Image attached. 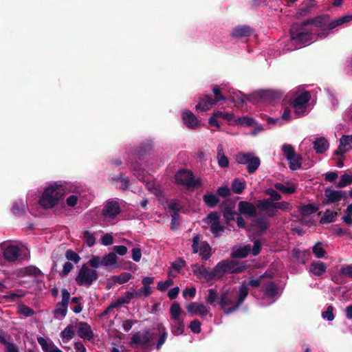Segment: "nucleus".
Returning a JSON list of instances; mask_svg holds the SVG:
<instances>
[{
  "label": "nucleus",
  "instance_id": "nucleus-54",
  "mask_svg": "<svg viewBox=\"0 0 352 352\" xmlns=\"http://www.w3.org/2000/svg\"><path fill=\"white\" fill-rule=\"evenodd\" d=\"M215 116H218L219 118H221L222 119H223L228 122H231V121L234 120V115L232 112L217 111H215Z\"/></svg>",
  "mask_w": 352,
  "mask_h": 352
},
{
  "label": "nucleus",
  "instance_id": "nucleus-42",
  "mask_svg": "<svg viewBox=\"0 0 352 352\" xmlns=\"http://www.w3.org/2000/svg\"><path fill=\"white\" fill-rule=\"evenodd\" d=\"M203 199L205 204L209 207H213L219 202L217 195L212 192L206 193L204 196Z\"/></svg>",
  "mask_w": 352,
  "mask_h": 352
},
{
  "label": "nucleus",
  "instance_id": "nucleus-23",
  "mask_svg": "<svg viewBox=\"0 0 352 352\" xmlns=\"http://www.w3.org/2000/svg\"><path fill=\"white\" fill-rule=\"evenodd\" d=\"M257 208L262 212H265L268 216H275L274 202L270 199H261L256 201Z\"/></svg>",
  "mask_w": 352,
  "mask_h": 352
},
{
  "label": "nucleus",
  "instance_id": "nucleus-21",
  "mask_svg": "<svg viewBox=\"0 0 352 352\" xmlns=\"http://www.w3.org/2000/svg\"><path fill=\"white\" fill-rule=\"evenodd\" d=\"M154 278L145 277L142 279L143 287L135 291L136 297H148L152 294V289L150 285L153 283Z\"/></svg>",
  "mask_w": 352,
  "mask_h": 352
},
{
  "label": "nucleus",
  "instance_id": "nucleus-33",
  "mask_svg": "<svg viewBox=\"0 0 352 352\" xmlns=\"http://www.w3.org/2000/svg\"><path fill=\"white\" fill-rule=\"evenodd\" d=\"M274 187L282 192L288 195L293 194L296 191V186L289 183L283 184L278 182L274 184Z\"/></svg>",
  "mask_w": 352,
  "mask_h": 352
},
{
  "label": "nucleus",
  "instance_id": "nucleus-13",
  "mask_svg": "<svg viewBox=\"0 0 352 352\" xmlns=\"http://www.w3.org/2000/svg\"><path fill=\"white\" fill-rule=\"evenodd\" d=\"M201 236L196 234L192 238V248L193 253H199L203 260H207L211 255V248L205 241H201Z\"/></svg>",
  "mask_w": 352,
  "mask_h": 352
},
{
  "label": "nucleus",
  "instance_id": "nucleus-16",
  "mask_svg": "<svg viewBox=\"0 0 352 352\" xmlns=\"http://www.w3.org/2000/svg\"><path fill=\"white\" fill-rule=\"evenodd\" d=\"M167 207L172 217L171 228L175 230L179 226V212H182L183 206L179 200L174 199L168 203Z\"/></svg>",
  "mask_w": 352,
  "mask_h": 352
},
{
  "label": "nucleus",
  "instance_id": "nucleus-1",
  "mask_svg": "<svg viewBox=\"0 0 352 352\" xmlns=\"http://www.w3.org/2000/svg\"><path fill=\"white\" fill-rule=\"evenodd\" d=\"M322 20L318 16L293 25L290 30V39L286 50H294L309 45L318 39L324 38L325 37H320L319 35L320 32H324L323 27L325 25Z\"/></svg>",
  "mask_w": 352,
  "mask_h": 352
},
{
  "label": "nucleus",
  "instance_id": "nucleus-15",
  "mask_svg": "<svg viewBox=\"0 0 352 352\" xmlns=\"http://www.w3.org/2000/svg\"><path fill=\"white\" fill-rule=\"evenodd\" d=\"M282 151L289 162L292 170H298L301 166L302 159L294 151V147L290 144H283Z\"/></svg>",
  "mask_w": 352,
  "mask_h": 352
},
{
  "label": "nucleus",
  "instance_id": "nucleus-3",
  "mask_svg": "<svg viewBox=\"0 0 352 352\" xmlns=\"http://www.w3.org/2000/svg\"><path fill=\"white\" fill-rule=\"evenodd\" d=\"M65 194L62 185L56 184L47 186L39 199V204L45 209L54 208Z\"/></svg>",
  "mask_w": 352,
  "mask_h": 352
},
{
  "label": "nucleus",
  "instance_id": "nucleus-30",
  "mask_svg": "<svg viewBox=\"0 0 352 352\" xmlns=\"http://www.w3.org/2000/svg\"><path fill=\"white\" fill-rule=\"evenodd\" d=\"M327 267L322 261L313 262L309 267V272L315 276H320L326 272Z\"/></svg>",
  "mask_w": 352,
  "mask_h": 352
},
{
  "label": "nucleus",
  "instance_id": "nucleus-36",
  "mask_svg": "<svg viewBox=\"0 0 352 352\" xmlns=\"http://www.w3.org/2000/svg\"><path fill=\"white\" fill-rule=\"evenodd\" d=\"M185 263V261L180 258L173 262L168 269V276H175V274L179 272V270L184 267Z\"/></svg>",
  "mask_w": 352,
  "mask_h": 352
},
{
  "label": "nucleus",
  "instance_id": "nucleus-52",
  "mask_svg": "<svg viewBox=\"0 0 352 352\" xmlns=\"http://www.w3.org/2000/svg\"><path fill=\"white\" fill-rule=\"evenodd\" d=\"M83 239L85 242L89 247L94 246L96 243V238L94 234L89 232V230H85L83 232Z\"/></svg>",
  "mask_w": 352,
  "mask_h": 352
},
{
  "label": "nucleus",
  "instance_id": "nucleus-58",
  "mask_svg": "<svg viewBox=\"0 0 352 352\" xmlns=\"http://www.w3.org/2000/svg\"><path fill=\"white\" fill-rule=\"evenodd\" d=\"M173 284L172 278H168L164 281H160L157 283V289L162 292L166 291Z\"/></svg>",
  "mask_w": 352,
  "mask_h": 352
},
{
  "label": "nucleus",
  "instance_id": "nucleus-48",
  "mask_svg": "<svg viewBox=\"0 0 352 352\" xmlns=\"http://www.w3.org/2000/svg\"><path fill=\"white\" fill-rule=\"evenodd\" d=\"M132 278V275L128 272L121 273L119 276H112V280L116 283L123 284L128 282Z\"/></svg>",
  "mask_w": 352,
  "mask_h": 352
},
{
  "label": "nucleus",
  "instance_id": "nucleus-7",
  "mask_svg": "<svg viewBox=\"0 0 352 352\" xmlns=\"http://www.w3.org/2000/svg\"><path fill=\"white\" fill-rule=\"evenodd\" d=\"M311 95L308 91H304L297 94L292 101V107L297 116H302L309 111V101Z\"/></svg>",
  "mask_w": 352,
  "mask_h": 352
},
{
  "label": "nucleus",
  "instance_id": "nucleus-60",
  "mask_svg": "<svg viewBox=\"0 0 352 352\" xmlns=\"http://www.w3.org/2000/svg\"><path fill=\"white\" fill-rule=\"evenodd\" d=\"M206 267L204 265H200L198 264H195L192 265V271L194 274L197 276L199 278H201L203 274H204Z\"/></svg>",
  "mask_w": 352,
  "mask_h": 352
},
{
  "label": "nucleus",
  "instance_id": "nucleus-9",
  "mask_svg": "<svg viewBox=\"0 0 352 352\" xmlns=\"http://www.w3.org/2000/svg\"><path fill=\"white\" fill-rule=\"evenodd\" d=\"M320 19H322V22H324V25L323 27V30L324 32H320V37H327L331 32V30L340 25H342L344 23H349L352 21V14H345L340 17H338L333 21L329 22V18L326 16H320Z\"/></svg>",
  "mask_w": 352,
  "mask_h": 352
},
{
  "label": "nucleus",
  "instance_id": "nucleus-4",
  "mask_svg": "<svg viewBox=\"0 0 352 352\" xmlns=\"http://www.w3.org/2000/svg\"><path fill=\"white\" fill-rule=\"evenodd\" d=\"M175 180L177 184L183 186L188 190L202 186L201 178L195 177L192 172L187 169L177 170L175 174Z\"/></svg>",
  "mask_w": 352,
  "mask_h": 352
},
{
  "label": "nucleus",
  "instance_id": "nucleus-8",
  "mask_svg": "<svg viewBox=\"0 0 352 352\" xmlns=\"http://www.w3.org/2000/svg\"><path fill=\"white\" fill-rule=\"evenodd\" d=\"M98 278V272L89 268L87 264H83L76 277V281L79 285L90 286Z\"/></svg>",
  "mask_w": 352,
  "mask_h": 352
},
{
  "label": "nucleus",
  "instance_id": "nucleus-22",
  "mask_svg": "<svg viewBox=\"0 0 352 352\" xmlns=\"http://www.w3.org/2000/svg\"><path fill=\"white\" fill-rule=\"evenodd\" d=\"M352 149V135H342L340 139L338 149L335 155H344Z\"/></svg>",
  "mask_w": 352,
  "mask_h": 352
},
{
  "label": "nucleus",
  "instance_id": "nucleus-38",
  "mask_svg": "<svg viewBox=\"0 0 352 352\" xmlns=\"http://www.w3.org/2000/svg\"><path fill=\"white\" fill-rule=\"evenodd\" d=\"M318 210V207L314 204H310L307 205L300 206L298 208V211L302 215L307 216L316 212Z\"/></svg>",
  "mask_w": 352,
  "mask_h": 352
},
{
  "label": "nucleus",
  "instance_id": "nucleus-37",
  "mask_svg": "<svg viewBox=\"0 0 352 352\" xmlns=\"http://www.w3.org/2000/svg\"><path fill=\"white\" fill-rule=\"evenodd\" d=\"M234 122L236 125L241 126H252L255 124L256 121L251 117L243 116L234 119Z\"/></svg>",
  "mask_w": 352,
  "mask_h": 352
},
{
  "label": "nucleus",
  "instance_id": "nucleus-57",
  "mask_svg": "<svg viewBox=\"0 0 352 352\" xmlns=\"http://www.w3.org/2000/svg\"><path fill=\"white\" fill-rule=\"evenodd\" d=\"M333 307L330 305L327 307V310L322 313V317L328 321H332L335 316L333 314Z\"/></svg>",
  "mask_w": 352,
  "mask_h": 352
},
{
  "label": "nucleus",
  "instance_id": "nucleus-29",
  "mask_svg": "<svg viewBox=\"0 0 352 352\" xmlns=\"http://www.w3.org/2000/svg\"><path fill=\"white\" fill-rule=\"evenodd\" d=\"M313 144L314 148L317 153H323L329 146L328 141L322 137L316 138Z\"/></svg>",
  "mask_w": 352,
  "mask_h": 352
},
{
  "label": "nucleus",
  "instance_id": "nucleus-20",
  "mask_svg": "<svg viewBox=\"0 0 352 352\" xmlns=\"http://www.w3.org/2000/svg\"><path fill=\"white\" fill-rule=\"evenodd\" d=\"M77 334L80 338L87 340H91L94 337L91 326L85 322L77 323Z\"/></svg>",
  "mask_w": 352,
  "mask_h": 352
},
{
  "label": "nucleus",
  "instance_id": "nucleus-56",
  "mask_svg": "<svg viewBox=\"0 0 352 352\" xmlns=\"http://www.w3.org/2000/svg\"><path fill=\"white\" fill-rule=\"evenodd\" d=\"M65 257L68 261H73L74 263H78L80 260V256L72 250H67L65 252Z\"/></svg>",
  "mask_w": 352,
  "mask_h": 352
},
{
  "label": "nucleus",
  "instance_id": "nucleus-55",
  "mask_svg": "<svg viewBox=\"0 0 352 352\" xmlns=\"http://www.w3.org/2000/svg\"><path fill=\"white\" fill-rule=\"evenodd\" d=\"M19 313L25 317H30L34 314V311L25 305H21L19 307Z\"/></svg>",
  "mask_w": 352,
  "mask_h": 352
},
{
  "label": "nucleus",
  "instance_id": "nucleus-44",
  "mask_svg": "<svg viewBox=\"0 0 352 352\" xmlns=\"http://www.w3.org/2000/svg\"><path fill=\"white\" fill-rule=\"evenodd\" d=\"M337 212L333 210H327L320 219L322 223H331L336 221Z\"/></svg>",
  "mask_w": 352,
  "mask_h": 352
},
{
  "label": "nucleus",
  "instance_id": "nucleus-51",
  "mask_svg": "<svg viewBox=\"0 0 352 352\" xmlns=\"http://www.w3.org/2000/svg\"><path fill=\"white\" fill-rule=\"evenodd\" d=\"M74 330L72 324H69L65 329L61 332V338L69 340L74 338Z\"/></svg>",
  "mask_w": 352,
  "mask_h": 352
},
{
  "label": "nucleus",
  "instance_id": "nucleus-39",
  "mask_svg": "<svg viewBox=\"0 0 352 352\" xmlns=\"http://www.w3.org/2000/svg\"><path fill=\"white\" fill-rule=\"evenodd\" d=\"M245 188V182L239 178H235L232 182V190L236 194H241Z\"/></svg>",
  "mask_w": 352,
  "mask_h": 352
},
{
  "label": "nucleus",
  "instance_id": "nucleus-41",
  "mask_svg": "<svg viewBox=\"0 0 352 352\" xmlns=\"http://www.w3.org/2000/svg\"><path fill=\"white\" fill-rule=\"evenodd\" d=\"M182 313V309L179 304L177 302H174L170 309V314L171 316V319L173 320H178L180 318V315Z\"/></svg>",
  "mask_w": 352,
  "mask_h": 352
},
{
  "label": "nucleus",
  "instance_id": "nucleus-25",
  "mask_svg": "<svg viewBox=\"0 0 352 352\" xmlns=\"http://www.w3.org/2000/svg\"><path fill=\"white\" fill-rule=\"evenodd\" d=\"M20 255V249L16 245H10L3 250V256L5 259L10 262L16 261Z\"/></svg>",
  "mask_w": 352,
  "mask_h": 352
},
{
  "label": "nucleus",
  "instance_id": "nucleus-53",
  "mask_svg": "<svg viewBox=\"0 0 352 352\" xmlns=\"http://www.w3.org/2000/svg\"><path fill=\"white\" fill-rule=\"evenodd\" d=\"M274 207L275 215L276 214L278 210L283 211H290L292 210V206L287 201L274 202Z\"/></svg>",
  "mask_w": 352,
  "mask_h": 352
},
{
  "label": "nucleus",
  "instance_id": "nucleus-50",
  "mask_svg": "<svg viewBox=\"0 0 352 352\" xmlns=\"http://www.w3.org/2000/svg\"><path fill=\"white\" fill-rule=\"evenodd\" d=\"M254 226L256 228L257 232L261 234L267 229L269 223L266 219H257L254 221Z\"/></svg>",
  "mask_w": 352,
  "mask_h": 352
},
{
  "label": "nucleus",
  "instance_id": "nucleus-49",
  "mask_svg": "<svg viewBox=\"0 0 352 352\" xmlns=\"http://www.w3.org/2000/svg\"><path fill=\"white\" fill-rule=\"evenodd\" d=\"M312 251L318 258H323L326 254V251L324 250L323 245L320 242H318L314 245Z\"/></svg>",
  "mask_w": 352,
  "mask_h": 352
},
{
  "label": "nucleus",
  "instance_id": "nucleus-64",
  "mask_svg": "<svg viewBox=\"0 0 352 352\" xmlns=\"http://www.w3.org/2000/svg\"><path fill=\"white\" fill-rule=\"evenodd\" d=\"M340 274L344 276L352 278V264L342 267Z\"/></svg>",
  "mask_w": 352,
  "mask_h": 352
},
{
  "label": "nucleus",
  "instance_id": "nucleus-6",
  "mask_svg": "<svg viewBox=\"0 0 352 352\" xmlns=\"http://www.w3.org/2000/svg\"><path fill=\"white\" fill-rule=\"evenodd\" d=\"M245 266L234 261H222L214 268L217 279L220 278L225 273H239L242 272Z\"/></svg>",
  "mask_w": 352,
  "mask_h": 352
},
{
  "label": "nucleus",
  "instance_id": "nucleus-11",
  "mask_svg": "<svg viewBox=\"0 0 352 352\" xmlns=\"http://www.w3.org/2000/svg\"><path fill=\"white\" fill-rule=\"evenodd\" d=\"M152 149V142L147 141L141 144L138 148L134 150V155L135 160L129 159V162L131 164V168L134 170H140V164L136 160L138 158L139 160H143L148 154L150 153Z\"/></svg>",
  "mask_w": 352,
  "mask_h": 352
},
{
  "label": "nucleus",
  "instance_id": "nucleus-34",
  "mask_svg": "<svg viewBox=\"0 0 352 352\" xmlns=\"http://www.w3.org/2000/svg\"><path fill=\"white\" fill-rule=\"evenodd\" d=\"M217 160L220 167L226 168L229 165L228 160L223 153V148L221 144L217 146Z\"/></svg>",
  "mask_w": 352,
  "mask_h": 352
},
{
  "label": "nucleus",
  "instance_id": "nucleus-14",
  "mask_svg": "<svg viewBox=\"0 0 352 352\" xmlns=\"http://www.w3.org/2000/svg\"><path fill=\"white\" fill-rule=\"evenodd\" d=\"M265 297L263 300L269 299L267 302H262L261 305L267 306L274 302L281 295L282 289L273 281H268L264 286Z\"/></svg>",
  "mask_w": 352,
  "mask_h": 352
},
{
  "label": "nucleus",
  "instance_id": "nucleus-2",
  "mask_svg": "<svg viewBox=\"0 0 352 352\" xmlns=\"http://www.w3.org/2000/svg\"><path fill=\"white\" fill-rule=\"evenodd\" d=\"M249 292V289L242 284L236 292L234 289H225L221 293L219 305L223 311L228 314L234 312L243 302Z\"/></svg>",
  "mask_w": 352,
  "mask_h": 352
},
{
  "label": "nucleus",
  "instance_id": "nucleus-40",
  "mask_svg": "<svg viewBox=\"0 0 352 352\" xmlns=\"http://www.w3.org/2000/svg\"><path fill=\"white\" fill-rule=\"evenodd\" d=\"M208 294L206 299V302L208 304H210V305H212L213 307H216L217 305L219 303L218 302L219 297H218L217 291L214 288H211V289H208Z\"/></svg>",
  "mask_w": 352,
  "mask_h": 352
},
{
  "label": "nucleus",
  "instance_id": "nucleus-28",
  "mask_svg": "<svg viewBox=\"0 0 352 352\" xmlns=\"http://www.w3.org/2000/svg\"><path fill=\"white\" fill-rule=\"evenodd\" d=\"M327 201H324V204H329L337 202L342 198V192L338 190L327 189L324 192Z\"/></svg>",
  "mask_w": 352,
  "mask_h": 352
},
{
  "label": "nucleus",
  "instance_id": "nucleus-61",
  "mask_svg": "<svg viewBox=\"0 0 352 352\" xmlns=\"http://www.w3.org/2000/svg\"><path fill=\"white\" fill-rule=\"evenodd\" d=\"M223 217L228 220H232L234 219L235 217V211L233 210L232 208L230 207H226L223 210Z\"/></svg>",
  "mask_w": 352,
  "mask_h": 352
},
{
  "label": "nucleus",
  "instance_id": "nucleus-47",
  "mask_svg": "<svg viewBox=\"0 0 352 352\" xmlns=\"http://www.w3.org/2000/svg\"><path fill=\"white\" fill-rule=\"evenodd\" d=\"M352 184V173L342 175L337 183L338 188H344Z\"/></svg>",
  "mask_w": 352,
  "mask_h": 352
},
{
  "label": "nucleus",
  "instance_id": "nucleus-62",
  "mask_svg": "<svg viewBox=\"0 0 352 352\" xmlns=\"http://www.w3.org/2000/svg\"><path fill=\"white\" fill-rule=\"evenodd\" d=\"M37 341L44 352H50L51 344H49L44 338L38 337Z\"/></svg>",
  "mask_w": 352,
  "mask_h": 352
},
{
  "label": "nucleus",
  "instance_id": "nucleus-12",
  "mask_svg": "<svg viewBox=\"0 0 352 352\" xmlns=\"http://www.w3.org/2000/svg\"><path fill=\"white\" fill-rule=\"evenodd\" d=\"M236 160L240 164H246L249 173H254L261 164L260 159L252 153H240L236 155Z\"/></svg>",
  "mask_w": 352,
  "mask_h": 352
},
{
  "label": "nucleus",
  "instance_id": "nucleus-32",
  "mask_svg": "<svg viewBox=\"0 0 352 352\" xmlns=\"http://www.w3.org/2000/svg\"><path fill=\"white\" fill-rule=\"evenodd\" d=\"M250 251L251 246L250 245H245L233 250L232 252V256L234 258H244L249 254Z\"/></svg>",
  "mask_w": 352,
  "mask_h": 352
},
{
  "label": "nucleus",
  "instance_id": "nucleus-63",
  "mask_svg": "<svg viewBox=\"0 0 352 352\" xmlns=\"http://www.w3.org/2000/svg\"><path fill=\"white\" fill-rule=\"evenodd\" d=\"M88 263L93 268H98L100 265H102V259L98 256H93L89 261Z\"/></svg>",
  "mask_w": 352,
  "mask_h": 352
},
{
  "label": "nucleus",
  "instance_id": "nucleus-24",
  "mask_svg": "<svg viewBox=\"0 0 352 352\" xmlns=\"http://www.w3.org/2000/svg\"><path fill=\"white\" fill-rule=\"evenodd\" d=\"M187 310L192 315L205 316L208 314L210 309L204 304L192 302L188 305Z\"/></svg>",
  "mask_w": 352,
  "mask_h": 352
},
{
  "label": "nucleus",
  "instance_id": "nucleus-18",
  "mask_svg": "<svg viewBox=\"0 0 352 352\" xmlns=\"http://www.w3.org/2000/svg\"><path fill=\"white\" fill-rule=\"evenodd\" d=\"M120 212V204L116 201H108L102 210V214L109 219H114Z\"/></svg>",
  "mask_w": 352,
  "mask_h": 352
},
{
  "label": "nucleus",
  "instance_id": "nucleus-35",
  "mask_svg": "<svg viewBox=\"0 0 352 352\" xmlns=\"http://www.w3.org/2000/svg\"><path fill=\"white\" fill-rule=\"evenodd\" d=\"M12 212L14 215L21 216L25 212V204L22 200H18L13 203Z\"/></svg>",
  "mask_w": 352,
  "mask_h": 352
},
{
  "label": "nucleus",
  "instance_id": "nucleus-17",
  "mask_svg": "<svg viewBox=\"0 0 352 352\" xmlns=\"http://www.w3.org/2000/svg\"><path fill=\"white\" fill-rule=\"evenodd\" d=\"M219 215L212 212L203 220L205 223L210 226V231L215 236H220L224 231V228L220 225Z\"/></svg>",
  "mask_w": 352,
  "mask_h": 352
},
{
  "label": "nucleus",
  "instance_id": "nucleus-43",
  "mask_svg": "<svg viewBox=\"0 0 352 352\" xmlns=\"http://www.w3.org/2000/svg\"><path fill=\"white\" fill-rule=\"evenodd\" d=\"M117 255L114 252H109L102 258V265L111 266L116 263Z\"/></svg>",
  "mask_w": 352,
  "mask_h": 352
},
{
  "label": "nucleus",
  "instance_id": "nucleus-46",
  "mask_svg": "<svg viewBox=\"0 0 352 352\" xmlns=\"http://www.w3.org/2000/svg\"><path fill=\"white\" fill-rule=\"evenodd\" d=\"M173 321L172 332L175 335L182 334L185 327L183 321L181 319Z\"/></svg>",
  "mask_w": 352,
  "mask_h": 352
},
{
  "label": "nucleus",
  "instance_id": "nucleus-59",
  "mask_svg": "<svg viewBox=\"0 0 352 352\" xmlns=\"http://www.w3.org/2000/svg\"><path fill=\"white\" fill-rule=\"evenodd\" d=\"M292 118V111L289 107L285 108L280 119H281V122H283V124L289 122Z\"/></svg>",
  "mask_w": 352,
  "mask_h": 352
},
{
  "label": "nucleus",
  "instance_id": "nucleus-45",
  "mask_svg": "<svg viewBox=\"0 0 352 352\" xmlns=\"http://www.w3.org/2000/svg\"><path fill=\"white\" fill-rule=\"evenodd\" d=\"M157 329L160 333V336L157 340V344L155 346V348L159 349L161 348V346L164 344L165 342L166 338H167V333L164 331V329L162 327L161 324H157Z\"/></svg>",
  "mask_w": 352,
  "mask_h": 352
},
{
  "label": "nucleus",
  "instance_id": "nucleus-10",
  "mask_svg": "<svg viewBox=\"0 0 352 352\" xmlns=\"http://www.w3.org/2000/svg\"><path fill=\"white\" fill-rule=\"evenodd\" d=\"M153 338V333L149 330L138 331L135 333L131 337L129 345L133 349L142 347L146 349L149 346Z\"/></svg>",
  "mask_w": 352,
  "mask_h": 352
},
{
  "label": "nucleus",
  "instance_id": "nucleus-19",
  "mask_svg": "<svg viewBox=\"0 0 352 352\" xmlns=\"http://www.w3.org/2000/svg\"><path fill=\"white\" fill-rule=\"evenodd\" d=\"M182 118L184 124L189 129H195L200 126V121L189 110L184 111L182 114Z\"/></svg>",
  "mask_w": 352,
  "mask_h": 352
},
{
  "label": "nucleus",
  "instance_id": "nucleus-31",
  "mask_svg": "<svg viewBox=\"0 0 352 352\" xmlns=\"http://www.w3.org/2000/svg\"><path fill=\"white\" fill-rule=\"evenodd\" d=\"M251 29L247 25L237 26L234 28L232 36L236 38L248 36L251 34Z\"/></svg>",
  "mask_w": 352,
  "mask_h": 352
},
{
  "label": "nucleus",
  "instance_id": "nucleus-26",
  "mask_svg": "<svg viewBox=\"0 0 352 352\" xmlns=\"http://www.w3.org/2000/svg\"><path fill=\"white\" fill-rule=\"evenodd\" d=\"M239 210L241 214L248 216L254 217L256 214V208L255 206L248 201H242L239 203Z\"/></svg>",
  "mask_w": 352,
  "mask_h": 352
},
{
  "label": "nucleus",
  "instance_id": "nucleus-5",
  "mask_svg": "<svg viewBox=\"0 0 352 352\" xmlns=\"http://www.w3.org/2000/svg\"><path fill=\"white\" fill-rule=\"evenodd\" d=\"M272 95L270 90H258L247 96L239 91L232 90L230 94L232 100L236 104H243L246 100L254 103L258 102L260 100Z\"/></svg>",
  "mask_w": 352,
  "mask_h": 352
},
{
  "label": "nucleus",
  "instance_id": "nucleus-27",
  "mask_svg": "<svg viewBox=\"0 0 352 352\" xmlns=\"http://www.w3.org/2000/svg\"><path fill=\"white\" fill-rule=\"evenodd\" d=\"M215 104V101L210 96H206L200 99L198 104H196L195 109L198 111H206L211 109Z\"/></svg>",
  "mask_w": 352,
  "mask_h": 352
}]
</instances>
